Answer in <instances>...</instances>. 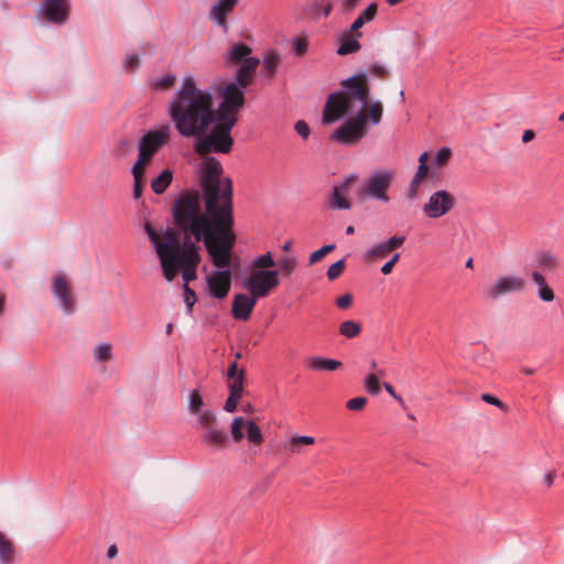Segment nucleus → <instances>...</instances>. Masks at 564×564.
<instances>
[{"label":"nucleus","instance_id":"obj_46","mask_svg":"<svg viewBox=\"0 0 564 564\" xmlns=\"http://www.w3.org/2000/svg\"><path fill=\"white\" fill-rule=\"evenodd\" d=\"M366 403H367V398L357 397V398L348 400L346 403V408L350 411H360L365 408Z\"/></svg>","mask_w":564,"mask_h":564},{"label":"nucleus","instance_id":"obj_59","mask_svg":"<svg viewBox=\"0 0 564 564\" xmlns=\"http://www.w3.org/2000/svg\"><path fill=\"white\" fill-rule=\"evenodd\" d=\"M371 73L378 77H383L387 75V68L380 64H373L371 67Z\"/></svg>","mask_w":564,"mask_h":564},{"label":"nucleus","instance_id":"obj_55","mask_svg":"<svg viewBox=\"0 0 564 564\" xmlns=\"http://www.w3.org/2000/svg\"><path fill=\"white\" fill-rule=\"evenodd\" d=\"M352 303V297L350 294H345L343 296H339L336 300V304L339 308L346 310L348 308Z\"/></svg>","mask_w":564,"mask_h":564},{"label":"nucleus","instance_id":"obj_36","mask_svg":"<svg viewBox=\"0 0 564 564\" xmlns=\"http://www.w3.org/2000/svg\"><path fill=\"white\" fill-rule=\"evenodd\" d=\"M308 50V40L306 36H295L291 42V52L297 56L304 55Z\"/></svg>","mask_w":564,"mask_h":564},{"label":"nucleus","instance_id":"obj_26","mask_svg":"<svg viewBox=\"0 0 564 564\" xmlns=\"http://www.w3.org/2000/svg\"><path fill=\"white\" fill-rule=\"evenodd\" d=\"M173 178L170 170H164L151 182V188L155 194H162L171 184Z\"/></svg>","mask_w":564,"mask_h":564},{"label":"nucleus","instance_id":"obj_62","mask_svg":"<svg viewBox=\"0 0 564 564\" xmlns=\"http://www.w3.org/2000/svg\"><path fill=\"white\" fill-rule=\"evenodd\" d=\"M239 373V370H238V365H237V361H234L229 367H228V370H227V378L228 379H234L237 377V375Z\"/></svg>","mask_w":564,"mask_h":564},{"label":"nucleus","instance_id":"obj_53","mask_svg":"<svg viewBox=\"0 0 564 564\" xmlns=\"http://www.w3.org/2000/svg\"><path fill=\"white\" fill-rule=\"evenodd\" d=\"M405 240V237L404 236H392L391 238H389L387 241H384L387 243V246L390 248V250H394L397 249L398 247L402 246L403 242Z\"/></svg>","mask_w":564,"mask_h":564},{"label":"nucleus","instance_id":"obj_3","mask_svg":"<svg viewBox=\"0 0 564 564\" xmlns=\"http://www.w3.org/2000/svg\"><path fill=\"white\" fill-rule=\"evenodd\" d=\"M167 116L182 138H198L216 122L213 91L198 87L192 75L182 78L167 102Z\"/></svg>","mask_w":564,"mask_h":564},{"label":"nucleus","instance_id":"obj_32","mask_svg":"<svg viewBox=\"0 0 564 564\" xmlns=\"http://www.w3.org/2000/svg\"><path fill=\"white\" fill-rule=\"evenodd\" d=\"M315 443V438L307 435H294L290 438L289 445L286 447L292 453H300L299 445H313Z\"/></svg>","mask_w":564,"mask_h":564},{"label":"nucleus","instance_id":"obj_57","mask_svg":"<svg viewBox=\"0 0 564 564\" xmlns=\"http://www.w3.org/2000/svg\"><path fill=\"white\" fill-rule=\"evenodd\" d=\"M360 0H340L341 10L345 13L351 12Z\"/></svg>","mask_w":564,"mask_h":564},{"label":"nucleus","instance_id":"obj_1","mask_svg":"<svg viewBox=\"0 0 564 564\" xmlns=\"http://www.w3.org/2000/svg\"><path fill=\"white\" fill-rule=\"evenodd\" d=\"M235 126L234 118L228 121L217 119L205 134L194 138V151L203 156L200 185L205 213H202L198 192L184 193L173 205L175 224L185 232H191L196 241L204 238L217 264L227 263L228 249L234 238L232 183L230 178H220L223 166L209 154H227L231 151L234 139L230 132Z\"/></svg>","mask_w":564,"mask_h":564},{"label":"nucleus","instance_id":"obj_7","mask_svg":"<svg viewBox=\"0 0 564 564\" xmlns=\"http://www.w3.org/2000/svg\"><path fill=\"white\" fill-rule=\"evenodd\" d=\"M195 415L197 416L196 427L202 431V442L216 449L224 448L228 443V435L218 427L216 414L212 410L205 409Z\"/></svg>","mask_w":564,"mask_h":564},{"label":"nucleus","instance_id":"obj_4","mask_svg":"<svg viewBox=\"0 0 564 564\" xmlns=\"http://www.w3.org/2000/svg\"><path fill=\"white\" fill-rule=\"evenodd\" d=\"M144 230L155 249L166 281H173L180 271H182L184 284L188 285L197 278L196 269L200 257L195 243L182 246L180 234L175 229L159 232L150 223H147Z\"/></svg>","mask_w":564,"mask_h":564},{"label":"nucleus","instance_id":"obj_61","mask_svg":"<svg viewBox=\"0 0 564 564\" xmlns=\"http://www.w3.org/2000/svg\"><path fill=\"white\" fill-rule=\"evenodd\" d=\"M324 257H325V254L321 251V249H318V250L314 251L313 253H311L308 263L312 265V264L318 262L319 260H322Z\"/></svg>","mask_w":564,"mask_h":564},{"label":"nucleus","instance_id":"obj_21","mask_svg":"<svg viewBox=\"0 0 564 564\" xmlns=\"http://www.w3.org/2000/svg\"><path fill=\"white\" fill-rule=\"evenodd\" d=\"M347 192H344L341 187L334 185L332 196L329 197V207L334 210H347L350 209L351 204L347 198Z\"/></svg>","mask_w":564,"mask_h":564},{"label":"nucleus","instance_id":"obj_10","mask_svg":"<svg viewBox=\"0 0 564 564\" xmlns=\"http://www.w3.org/2000/svg\"><path fill=\"white\" fill-rule=\"evenodd\" d=\"M245 89L237 83H229L221 89L223 100L216 108L218 120L228 121L235 119L238 121V112L245 104Z\"/></svg>","mask_w":564,"mask_h":564},{"label":"nucleus","instance_id":"obj_11","mask_svg":"<svg viewBox=\"0 0 564 564\" xmlns=\"http://www.w3.org/2000/svg\"><path fill=\"white\" fill-rule=\"evenodd\" d=\"M241 285L257 300L265 297L279 285L278 270H251Z\"/></svg>","mask_w":564,"mask_h":564},{"label":"nucleus","instance_id":"obj_31","mask_svg":"<svg viewBox=\"0 0 564 564\" xmlns=\"http://www.w3.org/2000/svg\"><path fill=\"white\" fill-rule=\"evenodd\" d=\"M360 332V324L354 321H345L339 326V333L346 338H354L358 336Z\"/></svg>","mask_w":564,"mask_h":564},{"label":"nucleus","instance_id":"obj_25","mask_svg":"<svg viewBox=\"0 0 564 564\" xmlns=\"http://www.w3.org/2000/svg\"><path fill=\"white\" fill-rule=\"evenodd\" d=\"M14 557V545L12 541L0 532V564H10Z\"/></svg>","mask_w":564,"mask_h":564},{"label":"nucleus","instance_id":"obj_54","mask_svg":"<svg viewBox=\"0 0 564 564\" xmlns=\"http://www.w3.org/2000/svg\"><path fill=\"white\" fill-rule=\"evenodd\" d=\"M429 173V166L427 165H419L416 169L415 174L413 175L412 180H415L417 182H423V180L427 176Z\"/></svg>","mask_w":564,"mask_h":564},{"label":"nucleus","instance_id":"obj_45","mask_svg":"<svg viewBox=\"0 0 564 564\" xmlns=\"http://www.w3.org/2000/svg\"><path fill=\"white\" fill-rule=\"evenodd\" d=\"M123 66L127 70L134 72L140 66V57L138 54H127Z\"/></svg>","mask_w":564,"mask_h":564},{"label":"nucleus","instance_id":"obj_12","mask_svg":"<svg viewBox=\"0 0 564 564\" xmlns=\"http://www.w3.org/2000/svg\"><path fill=\"white\" fill-rule=\"evenodd\" d=\"M525 284V280L520 275L502 274L486 289L485 296L490 300H499L507 294L523 292Z\"/></svg>","mask_w":564,"mask_h":564},{"label":"nucleus","instance_id":"obj_38","mask_svg":"<svg viewBox=\"0 0 564 564\" xmlns=\"http://www.w3.org/2000/svg\"><path fill=\"white\" fill-rule=\"evenodd\" d=\"M142 173H143V167H138L137 169V165L134 164L133 167H132V174H133V178H134V183H133V197L135 199H139L141 197V193H142Z\"/></svg>","mask_w":564,"mask_h":564},{"label":"nucleus","instance_id":"obj_40","mask_svg":"<svg viewBox=\"0 0 564 564\" xmlns=\"http://www.w3.org/2000/svg\"><path fill=\"white\" fill-rule=\"evenodd\" d=\"M184 291V303L187 308V313L191 314L193 311V306L197 301L195 292L189 288V285L184 284L183 285Z\"/></svg>","mask_w":564,"mask_h":564},{"label":"nucleus","instance_id":"obj_51","mask_svg":"<svg viewBox=\"0 0 564 564\" xmlns=\"http://www.w3.org/2000/svg\"><path fill=\"white\" fill-rule=\"evenodd\" d=\"M400 253H394L392 258L381 267V272L388 275L392 272L393 265L399 261Z\"/></svg>","mask_w":564,"mask_h":564},{"label":"nucleus","instance_id":"obj_43","mask_svg":"<svg viewBox=\"0 0 564 564\" xmlns=\"http://www.w3.org/2000/svg\"><path fill=\"white\" fill-rule=\"evenodd\" d=\"M377 10V3L372 2L365 10H362L358 17H360L365 21V23L370 22L375 19Z\"/></svg>","mask_w":564,"mask_h":564},{"label":"nucleus","instance_id":"obj_33","mask_svg":"<svg viewBox=\"0 0 564 564\" xmlns=\"http://www.w3.org/2000/svg\"><path fill=\"white\" fill-rule=\"evenodd\" d=\"M204 401L198 390H192L188 393V411L192 414L204 411Z\"/></svg>","mask_w":564,"mask_h":564},{"label":"nucleus","instance_id":"obj_35","mask_svg":"<svg viewBox=\"0 0 564 564\" xmlns=\"http://www.w3.org/2000/svg\"><path fill=\"white\" fill-rule=\"evenodd\" d=\"M246 425V420L241 416H237L232 420L230 425V434L236 443H239L243 438L242 429Z\"/></svg>","mask_w":564,"mask_h":564},{"label":"nucleus","instance_id":"obj_30","mask_svg":"<svg viewBox=\"0 0 564 564\" xmlns=\"http://www.w3.org/2000/svg\"><path fill=\"white\" fill-rule=\"evenodd\" d=\"M245 427L247 429V438L250 443L259 445L263 442L261 430L253 421H246Z\"/></svg>","mask_w":564,"mask_h":564},{"label":"nucleus","instance_id":"obj_47","mask_svg":"<svg viewBox=\"0 0 564 564\" xmlns=\"http://www.w3.org/2000/svg\"><path fill=\"white\" fill-rule=\"evenodd\" d=\"M481 400L488 404L497 406L502 411H507V405L492 394L484 393L481 394Z\"/></svg>","mask_w":564,"mask_h":564},{"label":"nucleus","instance_id":"obj_15","mask_svg":"<svg viewBox=\"0 0 564 564\" xmlns=\"http://www.w3.org/2000/svg\"><path fill=\"white\" fill-rule=\"evenodd\" d=\"M239 0H217L212 7L208 18L225 32L228 30V15L234 11Z\"/></svg>","mask_w":564,"mask_h":564},{"label":"nucleus","instance_id":"obj_28","mask_svg":"<svg viewBox=\"0 0 564 564\" xmlns=\"http://www.w3.org/2000/svg\"><path fill=\"white\" fill-rule=\"evenodd\" d=\"M253 269L252 270H268L275 265V261L270 251L256 257L252 261Z\"/></svg>","mask_w":564,"mask_h":564},{"label":"nucleus","instance_id":"obj_8","mask_svg":"<svg viewBox=\"0 0 564 564\" xmlns=\"http://www.w3.org/2000/svg\"><path fill=\"white\" fill-rule=\"evenodd\" d=\"M171 139V128L167 124L160 127L156 130L147 132L139 141L138 160L134 163L138 167H144L153 155Z\"/></svg>","mask_w":564,"mask_h":564},{"label":"nucleus","instance_id":"obj_23","mask_svg":"<svg viewBox=\"0 0 564 564\" xmlns=\"http://www.w3.org/2000/svg\"><path fill=\"white\" fill-rule=\"evenodd\" d=\"M360 36L361 33H357L355 37L350 36L348 33L344 34L340 40V45L337 48V54L344 56L358 52L360 50L358 37Z\"/></svg>","mask_w":564,"mask_h":564},{"label":"nucleus","instance_id":"obj_18","mask_svg":"<svg viewBox=\"0 0 564 564\" xmlns=\"http://www.w3.org/2000/svg\"><path fill=\"white\" fill-rule=\"evenodd\" d=\"M259 64L260 61L257 57L248 58L246 62L238 64L239 68L237 70L234 83H237L242 88H247L251 84Z\"/></svg>","mask_w":564,"mask_h":564},{"label":"nucleus","instance_id":"obj_19","mask_svg":"<svg viewBox=\"0 0 564 564\" xmlns=\"http://www.w3.org/2000/svg\"><path fill=\"white\" fill-rule=\"evenodd\" d=\"M251 47L245 43L232 44L224 55L226 63L240 64L251 58Z\"/></svg>","mask_w":564,"mask_h":564},{"label":"nucleus","instance_id":"obj_50","mask_svg":"<svg viewBox=\"0 0 564 564\" xmlns=\"http://www.w3.org/2000/svg\"><path fill=\"white\" fill-rule=\"evenodd\" d=\"M538 296L543 302H552L554 300V292L547 285L538 290Z\"/></svg>","mask_w":564,"mask_h":564},{"label":"nucleus","instance_id":"obj_37","mask_svg":"<svg viewBox=\"0 0 564 564\" xmlns=\"http://www.w3.org/2000/svg\"><path fill=\"white\" fill-rule=\"evenodd\" d=\"M296 259L293 257H282L278 262L280 268L279 272L285 276H289L296 268Z\"/></svg>","mask_w":564,"mask_h":564},{"label":"nucleus","instance_id":"obj_42","mask_svg":"<svg viewBox=\"0 0 564 564\" xmlns=\"http://www.w3.org/2000/svg\"><path fill=\"white\" fill-rule=\"evenodd\" d=\"M175 82H176L175 75L167 74V75H164L161 78L156 79L153 83V86L155 88H170L175 84Z\"/></svg>","mask_w":564,"mask_h":564},{"label":"nucleus","instance_id":"obj_56","mask_svg":"<svg viewBox=\"0 0 564 564\" xmlns=\"http://www.w3.org/2000/svg\"><path fill=\"white\" fill-rule=\"evenodd\" d=\"M356 174L346 175L343 181L337 185L343 188L344 192H348L349 186L357 180Z\"/></svg>","mask_w":564,"mask_h":564},{"label":"nucleus","instance_id":"obj_27","mask_svg":"<svg viewBox=\"0 0 564 564\" xmlns=\"http://www.w3.org/2000/svg\"><path fill=\"white\" fill-rule=\"evenodd\" d=\"M94 358L97 362H105L112 359V346L110 343H100L94 348Z\"/></svg>","mask_w":564,"mask_h":564},{"label":"nucleus","instance_id":"obj_41","mask_svg":"<svg viewBox=\"0 0 564 564\" xmlns=\"http://www.w3.org/2000/svg\"><path fill=\"white\" fill-rule=\"evenodd\" d=\"M365 388L370 394H378L380 392L379 380L376 375L371 373L365 378Z\"/></svg>","mask_w":564,"mask_h":564},{"label":"nucleus","instance_id":"obj_6","mask_svg":"<svg viewBox=\"0 0 564 564\" xmlns=\"http://www.w3.org/2000/svg\"><path fill=\"white\" fill-rule=\"evenodd\" d=\"M393 177L394 173L391 170L379 169L373 171L364 180L359 188L360 196L388 204L390 202L388 192Z\"/></svg>","mask_w":564,"mask_h":564},{"label":"nucleus","instance_id":"obj_17","mask_svg":"<svg viewBox=\"0 0 564 564\" xmlns=\"http://www.w3.org/2000/svg\"><path fill=\"white\" fill-rule=\"evenodd\" d=\"M69 9L68 0H44L45 18L55 24H63L67 20Z\"/></svg>","mask_w":564,"mask_h":564},{"label":"nucleus","instance_id":"obj_39","mask_svg":"<svg viewBox=\"0 0 564 564\" xmlns=\"http://www.w3.org/2000/svg\"><path fill=\"white\" fill-rule=\"evenodd\" d=\"M345 270V259H340L337 262L333 263L327 270V278L330 281L336 280Z\"/></svg>","mask_w":564,"mask_h":564},{"label":"nucleus","instance_id":"obj_34","mask_svg":"<svg viewBox=\"0 0 564 564\" xmlns=\"http://www.w3.org/2000/svg\"><path fill=\"white\" fill-rule=\"evenodd\" d=\"M389 252H391L390 248L387 246V243L383 241L381 243L375 245L371 248L367 249L365 251L364 258L365 259H371V258H383Z\"/></svg>","mask_w":564,"mask_h":564},{"label":"nucleus","instance_id":"obj_13","mask_svg":"<svg viewBox=\"0 0 564 564\" xmlns=\"http://www.w3.org/2000/svg\"><path fill=\"white\" fill-rule=\"evenodd\" d=\"M454 206V195L445 189H438L431 194L422 210L427 218L437 219L448 214Z\"/></svg>","mask_w":564,"mask_h":564},{"label":"nucleus","instance_id":"obj_52","mask_svg":"<svg viewBox=\"0 0 564 564\" xmlns=\"http://www.w3.org/2000/svg\"><path fill=\"white\" fill-rule=\"evenodd\" d=\"M239 399H240V397H234V395L229 394V397L227 398V400L225 402L224 410L228 413L235 412L237 410V404H238Z\"/></svg>","mask_w":564,"mask_h":564},{"label":"nucleus","instance_id":"obj_20","mask_svg":"<svg viewBox=\"0 0 564 564\" xmlns=\"http://www.w3.org/2000/svg\"><path fill=\"white\" fill-rule=\"evenodd\" d=\"M306 366L311 370L335 371L341 367V362L335 359L314 356L307 358Z\"/></svg>","mask_w":564,"mask_h":564},{"label":"nucleus","instance_id":"obj_64","mask_svg":"<svg viewBox=\"0 0 564 564\" xmlns=\"http://www.w3.org/2000/svg\"><path fill=\"white\" fill-rule=\"evenodd\" d=\"M365 24V21L358 17L350 25V31L357 32L362 25Z\"/></svg>","mask_w":564,"mask_h":564},{"label":"nucleus","instance_id":"obj_49","mask_svg":"<svg viewBox=\"0 0 564 564\" xmlns=\"http://www.w3.org/2000/svg\"><path fill=\"white\" fill-rule=\"evenodd\" d=\"M421 182H417L415 180H411L406 196L410 200H414L417 198L419 189H420Z\"/></svg>","mask_w":564,"mask_h":564},{"label":"nucleus","instance_id":"obj_2","mask_svg":"<svg viewBox=\"0 0 564 564\" xmlns=\"http://www.w3.org/2000/svg\"><path fill=\"white\" fill-rule=\"evenodd\" d=\"M368 75L350 76L341 82V89L328 95L323 107V124H332L349 116L332 134L330 139L341 145H355L368 133V123L378 126L383 115L380 100L369 99Z\"/></svg>","mask_w":564,"mask_h":564},{"label":"nucleus","instance_id":"obj_5","mask_svg":"<svg viewBox=\"0 0 564 564\" xmlns=\"http://www.w3.org/2000/svg\"><path fill=\"white\" fill-rule=\"evenodd\" d=\"M231 234H232V241L231 246L228 249V256H227V263L226 264H217V261H215V258L209 252L206 242H204L205 248L212 259L213 264L218 268V270L212 271L206 276V285H207V293L210 297L223 300L225 299L231 288V271H230V263H231V250L234 248L235 241H236V235L234 232V226L231 227ZM200 240L205 241L204 238Z\"/></svg>","mask_w":564,"mask_h":564},{"label":"nucleus","instance_id":"obj_14","mask_svg":"<svg viewBox=\"0 0 564 564\" xmlns=\"http://www.w3.org/2000/svg\"><path fill=\"white\" fill-rule=\"evenodd\" d=\"M52 292L65 315L75 312V299L69 283L63 274H56L52 278Z\"/></svg>","mask_w":564,"mask_h":564},{"label":"nucleus","instance_id":"obj_24","mask_svg":"<svg viewBox=\"0 0 564 564\" xmlns=\"http://www.w3.org/2000/svg\"><path fill=\"white\" fill-rule=\"evenodd\" d=\"M560 260L550 251H540L535 254V267L542 270H553L558 267Z\"/></svg>","mask_w":564,"mask_h":564},{"label":"nucleus","instance_id":"obj_29","mask_svg":"<svg viewBox=\"0 0 564 564\" xmlns=\"http://www.w3.org/2000/svg\"><path fill=\"white\" fill-rule=\"evenodd\" d=\"M243 379H245V370L240 369L239 373L234 379H228L230 382L228 384L229 394L234 397H242L243 393Z\"/></svg>","mask_w":564,"mask_h":564},{"label":"nucleus","instance_id":"obj_58","mask_svg":"<svg viewBox=\"0 0 564 564\" xmlns=\"http://www.w3.org/2000/svg\"><path fill=\"white\" fill-rule=\"evenodd\" d=\"M531 278L538 284L539 289L544 288V286L547 285L546 282H545L544 276L539 271H533L531 273Z\"/></svg>","mask_w":564,"mask_h":564},{"label":"nucleus","instance_id":"obj_63","mask_svg":"<svg viewBox=\"0 0 564 564\" xmlns=\"http://www.w3.org/2000/svg\"><path fill=\"white\" fill-rule=\"evenodd\" d=\"M534 137H535L534 131L531 129H528V130L523 131L521 140L523 143H528V142L532 141L534 139Z\"/></svg>","mask_w":564,"mask_h":564},{"label":"nucleus","instance_id":"obj_16","mask_svg":"<svg viewBox=\"0 0 564 564\" xmlns=\"http://www.w3.org/2000/svg\"><path fill=\"white\" fill-rule=\"evenodd\" d=\"M258 300L250 293H238L234 296L231 314L235 319L248 321Z\"/></svg>","mask_w":564,"mask_h":564},{"label":"nucleus","instance_id":"obj_9","mask_svg":"<svg viewBox=\"0 0 564 564\" xmlns=\"http://www.w3.org/2000/svg\"><path fill=\"white\" fill-rule=\"evenodd\" d=\"M245 89L237 83H229L221 89L223 100L216 108L218 120L228 121L235 119L238 121V112L245 104Z\"/></svg>","mask_w":564,"mask_h":564},{"label":"nucleus","instance_id":"obj_44","mask_svg":"<svg viewBox=\"0 0 564 564\" xmlns=\"http://www.w3.org/2000/svg\"><path fill=\"white\" fill-rule=\"evenodd\" d=\"M451 155H452V151L449 148H446V147L441 148L435 153L434 162L436 165L445 164L451 159Z\"/></svg>","mask_w":564,"mask_h":564},{"label":"nucleus","instance_id":"obj_48","mask_svg":"<svg viewBox=\"0 0 564 564\" xmlns=\"http://www.w3.org/2000/svg\"><path fill=\"white\" fill-rule=\"evenodd\" d=\"M294 129L303 139H307L311 132L308 124L303 120H299L295 123Z\"/></svg>","mask_w":564,"mask_h":564},{"label":"nucleus","instance_id":"obj_60","mask_svg":"<svg viewBox=\"0 0 564 564\" xmlns=\"http://www.w3.org/2000/svg\"><path fill=\"white\" fill-rule=\"evenodd\" d=\"M383 387L386 389V391L393 398L395 399L398 402H400L402 405H404V402H403V399L395 393L393 387L390 384V383H383Z\"/></svg>","mask_w":564,"mask_h":564},{"label":"nucleus","instance_id":"obj_22","mask_svg":"<svg viewBox=\"0 0 564 564\" xmlns=\"http://www.w3.org/2000/svg\"><path fill=\"white\" fill-rule=\"evenodd\" d=\"M280 63H281V57H280V54L278 53V51L269 50L264 54L263 61H262V67H263L264 75L272 78L278 70Z\"/></svg>","mask_w":564,"mask_h":564}]
</instances>
